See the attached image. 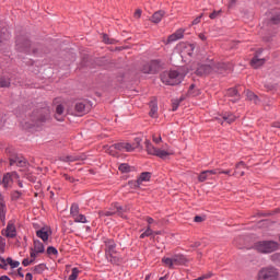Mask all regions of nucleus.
Instances as JSON below:
<instances>
[{"label": "nucleus", "mask_w": 280, "mask_h": 280, "mask_svg": "<svg viewBox=\"0 0 280 280\" xmlns=\"http://www.w3.org/2000/svg\"><path fill=\"white\" fill-rule=\"evenodd\" d=\"M213 71H215V73H224V71H226L225 63L215 65L213 60H210L209 63L200 65L197 68L196 73L197 75H209V73H213Z\"/></svg>", "instance_id": "f257e3e1"}, {"label": "nucleus", "mask_w": 280, "mask_h": 280, "mask_svg": "<svg viewBox=\"0 0 280 280\" xmlns=\"http://www.w3.org/2000/svg\"><path fill=\"white\" fill-rule=\"evenodd\" d=\"M184 79L185 74L176 70H171L168 72L166 71L161 74V81L163 82V84H166L168 86H176V84H180Z\"/></svg>", "instance_id": "f03ea898"}, {"label": "nucleus", "mask_w": 280, "mask_h": 280, "mask_svg": "<svg viewBox=\"0 0 280 280\" xmlns=\"http://www.w3.org/2000/svg\"><path fill=\"white\" fill-rule=\"evenodd\" d=\"M145 148L148 154L159 156V159H167V156H172V154H174V150H172L167 144H164L162 148H155L150 141H147Z\"/></svg>", "instance_id": "7ed1b4c3"}, {"label": "nucleus", "mask_w": 280, "mask_h": 280, "mask_svg": "<svg viewBox=\"0 0 280 280\" xmlns=\"http://www.w3.org/2000/svg\"><path fill=\"white\" fill-rule=\"evenodd\" d=\"M162 264H164L166 268L174 270V266H187V264H189V259L186 258L185 255L177 254V255H174L172 258L163 257Z\"/></svg>", "instance_id": "20e7f679"}, {"label": "nucleus", "mask_w": 280, "mask_h": 280, "mask_svg": "<svg viewBox=\"0 0 280 280\" xmlns=\"http://www.w3.org/2000/svg\"><path fill=\"white\" fill-rule=\"evenodd\" d=\"M256 249L258 253H275V250H279V243L275 241H261L256 244Z\"/></svg>", "instance_id": "39448f33"}, {"label": "nucleus", "mask_w": 280, "mask_h": 280, "mask_svg": "<svg viewBox=\"0 0 280 280\" xmlns=\"http://www.w3.org/2000/svg\"><path fill=\"white\" fill-rule=\"evenodd\" d=\"M258 280H279V270L275 267L262 268L258 272Z\"/></svg>", "instance_id": "423d86ee"}, {"label": "nucleus", "mask_w": 280, "mask_h": 280, "mask_svg": "<svg viewBox=\"0 0 280 280\" xmlns=\"http://www.w3.org/2000/svg\"><path fill=\"white\" fill-rule=\"evenodd\" d=\"M117 253V243L114 240H105V255L112 264H117V258L114 255Z\"/></svg>", "instance_id": "0eeeda50"}, {"label": "nucleus", "mask_w": 280, "mask_h": 280, "mask_svg": "<svg viewBox=\"0 0 280 280\" xmlns=\"http://www.w3.org/2000/svg\"><path fill=\"white\" fill-rule=\"evenodd\" d=\"M1 235L3 237H8L9 240H14L16 237V219H11L7 223V228L1 231Z\"/></svg>", "instance_id": "6e6552de"}, {"label": "nucleus", "mask_w": 280, "mask_h": 280, "mask_svg": "<svg viewBox=\"0 0 280 280\" xmlns=\"http://www.w3.org/2000/svg\"><path fill=\"white\" fill-rule=\"evenodd\" d=\"M70 215L77 223L86 224L89 222L86 217L80 213V206H78V203H72L70 208Z\"/></svg>", "instance_id": "1a4fd4ad"}, {"label": "nucleus", "mask_w": 280, "mask_h": 280, "mask_svg": "<svg viewBox=\"0 0 280 280\" xmlns=\"http://www.w3.org/2000/svg\"><path fill=\"white\" fill-rule=\"evenodd\" d=\"M14 180H19V174L16 172H11L4 174L2 178V185L4 189H8L9 187H12Z\"/></svg>", "instance_id": "9d476101"}, {"label": "nucleus", "mask_w": 280, "mask_h": 280, "mask_svg": "<svg viewBox=\"0 0 280 280\" xmlns=\"http://www.w3.org/2000/svg\"><path fill=\"white\" fill-rule=\"evenodd\" d=\"M7 213L8 207L5 206V199H3V195L0 192V226H5Z\"/></svg>", "instance_id": "9b49d317"}, {"label": "nucleus", "mask_w": 280, "mask_h": 280, "mask_svg": "<svg viewBox=\"0 0 280 280\" xmlns=\"http://www.w3.org/2000/svg\"><path fill=\"white\" fill-rule=\"evenodd\" d=\"M89 113V106H86L85 102H78L74 106V115L75 117H82Z\"/></svg>", "instance_id": "f8f14e48"}, {"label": "nucleus", "mask_w": 280, "mask_h": 280, "mask_svg": "<svg viewBox=\"0 0 280 280\" xmlns=\"http://www.w3.org/2000/svg\"><path fill=\"white\" fill-rule=\"evenodd\" d=\"M152 178V174L150 172L141 173L139 178L136 182H130L131 187H141V183H148Z\"/></svg>", "instance_id": "ddd939ff"}, {"label": "nucleus", "mask_w": 280, "mask_h": 280, "mask_svg": "<svg viewBox=\"0 0 280 280\" xmlns=\"http://www.w3.org/2000/svg\"><path fill=\"white\" fill-rule=\"evenodd\" d=\"M116 149L118 150V152H135V150H137V147L130 144V142H118L116 143Z\"/></svg>", "instance_id": "4468645a"}, {"label": "nucleus", "mask_w": 280, "mask_h": 280, "mask_svg": "<svg viewBox=\"0 0 280 280\" xmlns=\"http://www.w3.org/2000/svg\"><path fill=\"white\" fill-rule=\"evenodd\" d=\"M38 253H45V245L40 241H34V248L31 252V258L36 259Z\"/></svg>", "instance_id": "2eb2a0df"}, {"label": "nucleus", "mask_w": 280, "mask_h": 280, "mask_svg": "<svg viewBox=\"0 0 280 280\" xmlns=\"http://www.w3.org/2000/svg\"><path fill=\"white\" fill-rule=\"evenodd\" d=\"M240 91H242V86L231 88L228 90L226 95L228 97H234L231 102H240Z\"/></svg>", "instance_id": "dca6fc26"}, {"label": "nucleus", "mask_w": 280, "mask_h": 280, "mask_svg": "<svg viewBox=\"0 0 280 280\" xmlns=\"http://www.w3.org/2000/svg\"><path fill=\"white\" fill-rule=\"evenodd\" d=\"M237 117L233 115L232 113H224L221 118H219V124L221 126H226V124H233Z\"/></svg>", "instance_id": "f3484780"}, {"label": "nucleus", "mask_w": 280, "mask_h": 280, "mask_svg": "<svg viewBox=\"0 0 280 280\" xmlns=\"http://www.w3.org/2000/svg\"><path fill=\"white\" fill-rule=\"evenodd\" d=\"M86 155H62L59 158V161L63 163H74V161H84Z\"/></svg>", "instance_id": "a211bd4d"}, {"label": "nucleus", "mask_w": 280, "mask_h": 280, "mask_svg": "<svg viewBox=\"0 0 280 280\" xmlns=\"http://www.w3.org/2000/svg\"><path fill=\"white\" fill-rule=\"evenodd\" d=\"M10 165H16V167H25L27 165V161L23 156L14 155L10 158Z\"/></svg>", "instance_id": "6ab92c4d"}, {"label": "nucleus", "mask_w": 280, "mask_h": 280, "mask_svg": "<svg viewBox=\"0 0 280 280\" xmlns=\"http://www.w3.org/2000/svg\"><path fill=\"white\" fill-rule=\"evenodd\" d=\"M159 71V63L156 61H151L142 68V73H156Z\"/></svg>", "instance_id": "aec40b11"}, {"label": "nucleus", "mask_w": 280, "mask_h": 280, "mask_svg": "<svg viewBox=\"0 0 280 280\" xmlns=\"http://www.w3.org/2000/svg\"><path fill=\"white\" fill-rule=\"evenodd\" d=\"M66 113H65V105L59 104L56 106L55 109V119L57 121H65V117H66Z\"/></svg>", "instance_id": "412c9836"}, {"label": "nucleus", "mask_w": 280, "mask_h": 280, "mask_svg": "<svg viewBox=\"0 0 280 280\" xmlns=\"http://www.w3.org/2000/svg\"><path fill=\"white\" fill-rule=\"evenodd\" d=\"M185 35V30L179 28L175 33L168 36L166 44L170 45V43H175V40H180L183 36Z\"/></svg>", "instance_id": "4be33fe9"}, {"label": "nucleus", "mask_w": 280, "mask_h": 280, "mask_svg": "<svg viewBox=\"0 0 280 280\" xmlns=\"http://www.w3.org/2000/svg\"><path fill=\"white\" fill-rule=\"evenodd\" d=\"M36 235L39 237V240L47 242V240H49V235H51V231H49L47 228H42L36 231Z\"/></svg>", "instance_id": "5701e85b"}, {"label": "nucleus", "mask_w": 280, "mask_h": 280, "mask_svg": "<svg viewBox=\"0 0 280 280\" xmlns=\"http://www.w3.org/2000/svg\"><path fill=\"white\" fill-rule=\"evenodd\" d=\"M268 19L273 24L277 25L280 23V12L277 10H272L268 12Z\"/></svg>", "instance_id": "b1692460"}, {"label": "nucleus", "mask_w": 280, "mask_h": 280, "mask_svg": "<svg viewBox=\"0 0 280 280\" xmlns=\"http://www.w3.org/2000/svg\"><path fill=\"white\" fill-rule=\"evenodd\" d=\"M114 209H116V211H113L112 208H109V213H115V215H119L120 218H124V213L128 211V207L124 208L119 206V203H115Z\"/></svg>", "instance_id": "393cba45"}, {"label": "nucleus", "mask_w": 280, "mask_h": 280, "mask_svg": "<svg viewBox=\"0 0 280 280\" xmlns=\"http://www.w3.org/2000/svg\"><path fill=\"white\" fill-rule=\"evenodd\" d=\"M266 62V59L264 58H259L258 55H256L252 61H250V65L254 69H259V67L264 66Z\"/></svg>", "instance_id": "a878e982"}, {"label": "nucleus", "mask_w": 280, "mask_h": 280, "mask_svg": "<svg viewBox=\"0 0 280 280\" xmlns=\"http://www.w3.org/2000/svg\"><path fill=\"white\" fill-rule=\"evenodd\" d=\"M163 16H165V11H156L151 16V21H152V23H161V21L163 20Z\"/></svg>", "instance_id": "bb28decb"}, {"label": "nucleus", "mask_w": 280, "mask_h": 280, "mask_svg": "<svg viewBox=\"0 0 280 280\" xmlns=\"http://www.w3.org/2000/svg\"><path fill=\"white\" fill-rule=\"evenodd\" d=\"M245 95L249 102H253V104H259V97L250 92V90L245 91Z\"/></svg>", "instance_id": "cd10ccee"}, {"label": "nucleus", "mask_w": 280, "mask_h": 280, "mask_svg": "<svg viewBox=\"0 0 280 280\" xmlns=\"http://www.w3.org/2000/svg\"><path fill=\"white\" fill-rule=\"evenodd\" d=\"M244 167H246V164H244V162H238L235 165L236 172L233 173V176H244V171H241L244 170Z\"/></svg>", "instance_id": "c85d7f7f"}, {"label": "nucleus", "mask_w": 280, "mask_h": 280, "mask_svg": "<svg viewBox=\"0 0 280 280\" xmlns=\"http://www.w3.org/2000/svg\"><path fill=\"white\" fill-rule=\"evenodd\" d=\"M119 172H121L122 174H128L129 172H132V166L122 163L118 166Z\"/></svg>", "instance_id": "c756f323"}, {"label": "nucleus", "mask_w": 280, "mask_h": 280, "mask_svg": "<svg viewBox=\"0 0 280 280\" xmlns=\"http://www.w3.org/2000/svg\"><path fill=\"white\" fill-rule=\"evenodd\" d=\"M150 108H151L150 113H149L150 117L155 118L156 117V113H159V107L156 106V103L151 102Z\"/></svg>", "instance_id": "7c9ffc66"}, {"label": "nucleus", "mask_w": 280, "mask_h": 280, "mask_svg": "<svg viewBox=\"0 0 280 280\" xmlns=\"http://www.w3.org/2000/svg\"><path fill=\"white\" fill-rule=\"evenodd\" d=\"M200 91L196 89V85L191 84L188 90V95H190V97H198Z\"/></svg>", "instance_id": "2f4dec72"}, {"label": "nucleus", "mask_w": 280, "mask_h": 280, "mask_svg": "<svg viewBox=\"0 0 280 280\" xmlns=\"http://www.w3.org/2000/svg\"><path fill=\"white\" fill-rule=\"evenodd\" d=\"M208 178H211V175H209V171H203L198 176L199 183H205V180H208Z\"/></svg>", "instance_id": "473e14b6"}, {"label": "nucleus", "mask_w": 280, "mask_h": 280, "mask_svg": "<svg viewBox=\"0 0 280 280\" xmlns=\"http://www.w3.org/2000/svg\"><path fill=\"white\" fill-rule=\"evenodd\" d=\"M154 234V231H152V228L148 225L147 230L140 235V240H145V237H150Z\"/></svg>", "instance_id": "72a5a7b5"}, {"label": "nucleus", "mask_w": 280, "mask_h": 280, "mask_svg": "<svg viewBox=\"0 0 280 280\" xmlns=\"http://www.w3.org/2000/svg\"><path fill=\"white\" fill-rule=\"evenodd\" d=\"M7 264L11 266V268H19V266H21L19 260H13L11 257L7 258Z\"/></svg>", "instance_id": "f704fd0d"}, {"label": "nucleus", "mask_w": 280, "mask_h": 280, "mask_svg": "<svg viewBox=\"0 0 280 280\" xmlns=\"http://www.w3.org/2000/svg\"><path fill=\"white\" fill-rule=\"evenodd\" d=\"M79 276H80V269L74 267L72 268V273L69 276L68 280H77Z\"/></svg>", "instance_id": "c9c22d12"}, {"label": "nucleus", "mask_w": 280, "mask_h": 280, "mask_svg": "<svg viewBox=\"0 0 280 280\" xmlns=\"http://www.w3.org/2000/svg\"><path fill=\"white\" fill-rule=\"evenodd\" d=\"M0 86L2 89H8V86H10V79L5 77L0 78Z\"/></svg>", "instance_id": "e433bc0d"}, {"label": "nucleus", "mask_w": 280, "mask_h": 280, "mask_svg": "<svg viewBox=\"0 0 280 280\" xmlns=\"http://www.w3.org/2000/svg\"><path fill=\"white\" fill-rule=\"evenodd\" d=\"M107 154H110L112 156H117V149H116V144L108 147L106 149Z\"/></svg>", "instance_id": "4c0bfd02"}, {"label": "nucleus", "mask_w": 280, "mask_h": 280, "mask_svg": "<svg viewBox=\"0 0 280 280\" xmlns=\"http://www.w3.org/2000/svg\"><path fill=\"white\" fill-rule=\"evenodd\" d=\"M21 196H23V192L15 190L11 194V200H20Z\"/></svg>", "instance_id": "58836bf2"}, {"label": "nucleus", "mask_w": 280, "mask_h": 280, "mask_svg": "<svg viewBox=\"0 0 280 280\" xmlns=\"http://www.w3.org/2000/svg\"><path fill=\"white\" fill-rule=\"evenodd\" d=\"M98 215H100L101 218L110 217V215H115V212H110V210H103V211H100V212H98Z\"/></svg>", "instance_id": "ea45409f"}, {"label": "nucleus", "mask_w": 280, "mask_h": 280, "mask_svg": "<svg viewBox=\"0 0 280 280\" xmlns=\"http://www.w3.org/2000/svg\"><path fill=\"white\" fill-rule=\"evenodd\" d=\"M48 119H49V114L46 113V114L39 116L38 119H37V121H38L39 124H45V121H47Z\"/></svg>", "instance_id": "a19ab883"}, {"label": "nucleus", "mask_w": 280, "mask_h": 280, "mask_svg": "<svg viewBox=\"0 0 280 280\" xmlns=\"http://www.w3.org/2000/svg\"><path fill=\"white\" fill-rule=\"evenodd\" d=\"M220 14H222V10L219 11H213L212 13H210L209 19H218V16H220Z\"/></svg>", "instance_id": "79ce46f5"}, {"label": "nucleus", "mask_w": 280, "mask_h": 280, "mask_svg": "<svg viewBox=\"0 0 280 280\" xmlns=\"http://www.w3.org/2000/svg\"><path fill=\"white\" fill-rule=\"evenodd\" d=\"M57 253H58V249H56V247H54V246H49L47 248V254L48 255H56Z\"/></svg>", "instance_id": "37998d69"}, {"label": "nucleus", "mask_w": 280, "mask_h": 280, "mask_svg": "<svg viewBox=\"0 0 280 280\" xmlns=\"http://www.w3.org/2000/svg\"><path fill=\"white\" fill-rule=\"evenodd\" d=\"M34 259L36 258H32L31 260L28 258H25L23 261H22V266H30L31 264H34Z\"/></svg>", "instance_id": "c03bdc74"}, {"label": "nucleus", "mask_w": 280, "mask_h": 280, "mask_svg": "<svg viewBox=\"0 0 280 280\" xmlns=\"http://www.w3.org/2000/svg\"><path fill=\"white\" fill-rule=\"evenodd\" d=\"M187 49H188V56H191L194 49H196V47L192 44H188L186 45Z\"/></svg>", "instance_id": "a18cd8bd"}, {"label": "nucleus", "mask_w": 280, "mask_h": 280, "mask_svg": "<svg viewBox=\"0 0 280 280\" xmlns=\"http://www.w3.org/2000/svg\"><path fill=\"white\" fill-rule=\"evenodd\" d=\"M5 248V238L3 236H0V250H3Z\"/></svg>", "instance_id": "49530a36"}, {"label": "nucleus", "mask_w": 280, "mask_h": 280, "mask_svg": "<svg viewBox=\"0 0 280 280\" xmlns=\"http://www.w3.org/2000/svg\"><path fill=\"white\" fill-rule=\"evenodd\" d=\"M208 174H209V176H213V175H215V174H220V170H218V168L208 170Z\"/></svg>", "instance_id": "de8ad7c7"}, {"label": "nucleus", "mask_w": 280, "mask_h": 280, "mask_svg": "<svg viewBox=\"0 0 280 280\" xmlns=\"http://www.w3.org/2000/svg\"><path fill=\"white\" fill-rule=\"evenodd\" d=\"M161 141H163V138H161V136H155L153 135V143H161Z\"/></svg>", "instance_id": "09e8293b"}, {"label": "nucleus", "mask_w": 280, "mask_h": 280, "mask_svg": "<svg viewBox=\"0 0 280 280\" xmlns=\"http://www.w3.org/2000/svg\"><path fill=\"white\" fill-rule=\"evenodd\" d=\"M201 19H202V14L199 15L198 18H196V19L192 21L191 25H198V23H200Z\"/></svg>", "instance_id": "8fccbe9b"}, {"label": "nucleus", "mask_w": 280, "mask_h": 280, "mask_svg": "<svg viewBox=\"0 0 280 280\" xmlns=\"http://www.w3.org/2000/svg\"><path fill=\"white\" fill-rule=\"evenodd\" d=\"M179 104H180V102H178V101H173V110H178Z\"/></svg>", "instance_id": "3c124183"}, {"label": "nucleus", "mask_w": 280, "mask_h": 280, "mask_svg": "<svg viewBox=\"0 0 280 280\" xmlns=\"http://www.w3.org/2000/svg\"><path fill=\"white\" fill-rule=\"evenodd\" d=\"M140 143H141V139L140 138H136L135 142L131 145H135L136 148H139Z\"/></svg>", "instance_id": "603ef678"}, {"label": "nucleus", "mask_w": 280, "mask_h": 280, "mask_svg": "<svg viewBox=\"0 0 280 280\" xmlns=\"http://www.w3.org/2000/svg\"><path fill=\"white\" fill-rule=\"evenodd\" d=\"M103 40H104V43H107V44H109V45H112V43H113V40H110V39L108 38V35H103Z\"/></svg>", "instance_id": "864d4df0"}, {"label": "nucleus", "mask_w": 280, "mask_h": 280, "mask_svg": "<svg viewBox=\"0 0 280 280\" xmlns=\"http://www.w3.org/2000/svg\"><path fill=\"white\" fill-rule=\"evenodd\" d=\"M135 19H141V10H137L133 14Z\"/></svg>", "instance_id": "5fc2aeb1"}, {"label": "nucleus", "mask_w": 280, "mask_h": 280, "mask_svg": "<svg viewBox=\"0 0 280 280\" xmlns=\"http://www.w3.org/2000/svg\"><path fill=\"white\" fill-rule=\"evenodd\" d=\"M235 3H237V0H230L229 8H233V5H235Z\"/></svg>", "instance_id": "6e6d98bb"}, {"label": "nucleus", "mask_w": 280, "mask_h": 280, "mask_svg": "<svg viewBox=\"0 0 280 280\" xmlns=\"http://www.w3.org/2000/svg\"><path fill=\"white\" fill-rule=\"evenodd\" d=\"M147 222L148 224H154V219L150 218V217H147Z\"/></svg>", "instance_id": "4d7b16f0"}, {"label": "nucleus", "mask_w": 280, "mask_h": 280, "mask_svg": "<svg viewBox=\"0 0 280 280\" xmlns=\"http://www.w3.org/2000/svg\"><path fill=\"white\" fill-rule=\"evenodd\" d=\"M219 174H226L228 176H231V170L220 171Z\"/></svg>", "instance_id": "13d9d810"}, {"label": "nucleus", "mask_w": 280, "mask_h": 280, "mask_svg": "<svg viewBox=\"0 0 280 280\" xmlns=\"http://www.w3.org/2000/svg\"><path fill=\"white\" fill-rule=\"evenodd\" d=\"M23 268H19L18 269V275H19V277H21V278H23L24 277V275H23Z\"/></svg>", "instance_id": "bf43d9fd"}, {"label": "nucleus", "mask_w": 280, "mask_h": 280, "mask_svg": "<svg viewBox=\"0 0 280 280\" xmlns=\"http://www.w3.org/2000/svg\"><path fill=\"white\" fill-rule=\"evenodd\" d=\"M194 221H195V222H202V217H198V215H197V217H195Z\"/></svg>", "instance_id": "052dcab7"}, {"label": "nucleus", "mask_w": 280, "mask_h": 280, "mask_svg": "<svg viewBox=\"0 0 280 280\" xmlns=\"http://www.w3.org/2000/svg\"><path fill=\"white\" fill-rule=\"evenodd\" d=\"M199 38L200 40H207V36H205V34L202 33L199 34Z\"/></svg>", "instance_id": "680f3d73"}, {"label": "nucleus", "mask_w": 280, "mask_h": 280, "mask_svg": "<svg viewBox=\"0 0 280 280\" xmlns=\"http://www.w3.org/2000/svg\"><path fill=\"white\" fill-rule=\"evenodd\" d=\"M32 279H33L32 273H26V276H25V280H32Z\"/></svg>", "instance_id": "e2e57ef3"}, {"label": "nucleus", "mask_w": 280, "mask_h": 280, "mask_svg": "<svg viewBox=\"0 0 280 280\" xmlns=\"http://www.w3.org/2000/svg\"><path fill=\"white\" fill-rule=\"evenodd\" d=\"M272 127H273V128H280V122H273V124H272Z\"/></svg>", "instance_id": "0e129e2a"}, {"label": "nucleus", "mask_w": 280, "mask_h": 280, "mask_svg": "<svg viewBox=\"0 0 280 280\" xmlns=\"http://www.w3.org/2000/svg\"><path fill=\"white\" fill-rule=\"evenodd\" d=\"M0 280H10V277H8V276H2V277H0Z\"/></svg>", "instance_id": "69168bd1"}, {"label": "nucleus", "mask_w": 280, "mask_h": 280, "mask_svg": "<svg viewBox=\"0 0 280 280\" xmlns=\"http://www.w3.org/2000/svg\"><path fill=\"white\" fill-rule=\"evenodd\" d=\"M0 261H1V264H4V266H7V264H8V259L4 260V258H0Z\"/></svg>", "instance_id": "338daca9"}, {"label": "nucleus", "mask_w": 280, "mask_h": 280, "mask_svg": "<svg viewBox=\"0 0 280 280\" xmlns=\"http://www.w3.org/2000/svg\"><path fill=\"white\" fill-rule=\"evenodd\" d=\"M150 277H152V275H150V273L147 275L145 278H144V280H150Z\"/></svg>", "instance_id": "774afa93"}]
</instances>
